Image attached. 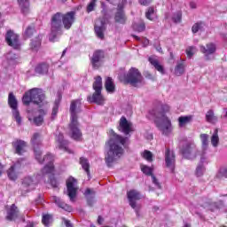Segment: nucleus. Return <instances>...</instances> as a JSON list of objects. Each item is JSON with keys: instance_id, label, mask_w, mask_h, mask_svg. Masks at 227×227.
Wrapping results in <instances>:
<instances>
[{"instance_id": "nucleus-27", "label": "nucleus", "mask_w": 227, "mask_h": 227, "mask_svg": "<svg viewBox=\"0 0 227 227\" xmlns=\"http://www.w3.org/2000/svg\"><path fill=\"white\" fill-rule=\"evenodd\" d=\"M53 201L59 208L66 210V212H72V207L65 203L61 199L58 197H53Z\"/></svg>"}, {"instance_id": "nucleus-28", "label": "nucleus", "mask_w": 227, "mask_h": 227, "mask_svg": "<svg viewBox=\"0 0 227 227\" xmlns=\"http://www.w3.org/2000/svg\"><path fill=\"white\" fill-rule=\"evenodd\" d=\"M105 88L108 93H114L116 91V87L114 86V82L113 78L107 77L105 82Z\"/></svg>"}, {"instance_id": "nucleus-9", "label": "nucleus", "mask_w": 227, "mask_h": 227, "mask_svg": "<svg viewBox=\"0 0 227 227\" xmlns=\"http://www.w3.org/2000/svg\"><path fill=\"white\" fill-rule=\"evenodd\" d=\"M8 106L12 111V116L18 125L22 123V117H20V112L19 111V101L13 92H10L8 95Z\"/></svg>"}, {"instance_id": "nucleus-19", "label": "nucleus", "mask_w": 227, "mask_h": 227, "mask_svg": "<svg viewBox=\"0 0 227 227\" xmlns=\"http://www.w3.org/2000/svg\"><path fill=\"white\" fill-rule=\"evenodd\" d=\"M56 141L59 143V148L60 150H65V152L72 153V151L68 149V145L70 144V142H68V140H65L63 133H59V135L56 136Z\"/></svg>"}, {"instance_id": "nucleus-54", "label": "nucleus", "mask_w": 227, "mask_h": 227, "mask_svg": "<svg viewBox=\"0 0 227 227\" xmlns=\"http://www.w3.org/2000/svg\"><path fill=\"white\" fill-rule=\"evenodd\" d=\"M50 183H51V187H53V189H58V180H56V177H52L51 180H50Z\"/></svg>"}, {"instance_id": "nucleus-33", "label": "nucleus", "mask_w": 227, "mask_h": 227, "mask_svg": "<svg viewBox=\"0 0 227 227\" xmlns=\"http://www.w3.org/2000/svg\"><path fill=\"white\" fill-rule=\"evenodd\" d=\"M93 90L97 93H102V77L97 76L95 82H93Z\"/></svg>"}, {"instance_id": "nucleus-7", "label": "nucleus", "mask_w": 227, "mask_h": 227, "mask_svg": "<svg viewBox=\"0 0 227 227\" xmlns=\"http://www.w3.org/2000/svg\"><path fill=\"white\" fill-rule=\"evenodd\" d=\"M43 100H45V94L41 89H31L25 92L22 98L24 106H29L31 102L35 106H40V104L43 103Z\"/></svg>"}, {"instance_id": "nucleus-62", "label": "nucleus", "mask_w": 227, "mask_h": 227, "mask_svg": "<svg viewBox=\"0 0 227 227\" xmlns=\"http://www.w3.org/2000/svg\"><path fill=\"white\" fill-rule=\"evenodd\" d=\"M133 38H135V40H137V42H141V37L136 35H132Z\"/></svg>"}, {"instance_id": "nucleus-14", "label": "nucleus", "mask_w": 227, "mask_h": 227, "mask_svg": "<svg viewBox=\"0 0 227 227\" xmlns=\"http://www.w3.org/2000/svg\"><path fill=\"white\" fill-rule=\"evenodd\" d=\"M67 196L71 201H74L77 196V179L70 176L67 182Z\"/></svg>"}, {"instance_id": "nucleus-2", "label": "nucleus", "mask_w": 227, "mask_h": 227, "mask_svg": "<svg viewBox=\"0 0 227 227\" xmlns=\"http://www.w3.org/2000/svg\"><path fill=\"white\" fill-rule=\"evenodd\" d=\"M169 111V105L157 102L146 115L149 120H153L154 125L164 136H168L171 132V120L166 115Z\"/></svg>"}, {"instance_id": "nucleus-64", "label": "nucleus", "mask_w": 227, "mask_h": 227, "mask_svg": "<svg viewBox=\"0 0 227 227\" xmlns=\"http://www.w3.org/2000/svg\"><path fill=\"white\" fill-rule=\"evenodd\" d=\"M183 227H191L190 223H185Z\"/></svg>"}, {"instance_id": "nucleus-47", "label": "nucleus", "mask_w": 227, "mask_h": 227, "mask_svg": "<svg viewBox=\"0 0 227 227\" xmlns=\"http://www.w3.org/2000/svg\"><path fill=\"white\" fill-rule=\"evenodd\" d=\"M153 13H155V9H153V7H149L145 12L146 19H148V20H153V19H152V15H153Z\"/></svg>"}, {"instance_id": "nucleus-18", "label": "nucleus", "mask_w": 227, "mask_h": 227, "mask_svg": "<svg viewBox=\"0 0 227 227\" xmlns=\"http://www.w3.org/2000/svg\"><path fill=\"white\" fill-rule=\"evenodd\" d=\"M17 3L22 15H29L31 13V2L29 0H17Z\"/></svg>"}, {"instance_id": "nucleus-40", "label": "nucleus", "mask_w": 227, "mask_h": 227, "mask_svg": "<svg viewBox=\"0 0 227 227\" xmlns=\"http://www.w3.org/2000/svg\"><path fill=\"white\" fill-rule=\"evenodd\" d=\"M172 20L175 24H180L182 22V11H177L172 16Z\"/></svg>"}, {"instance_id": "nucleus-25", "label": "nucleus", "mask_w": 227, "mask_h": 227, "mask_svg": "<svg viewBox=\"0 0 227 227\" xmlns=\"http://www.w3.org/2000/svg\"><path fill=\"white\" fill-rule=\"evenodd\" d=\"M95 191L87 188L84 192V196L87 200V204L89 207H93V203H95Z\"/></svg>"}, {"instance_id": "nucleus-42", "label": "nucleus", "mask_w": 227, "mask_h": 227, "mask_svg": "<svg viewBox=\"0 0 227 227\" xmlns=\"http://www.w3.org/2000/svg\"><path fill=\"white\" fill-rule=\"evenodd\" d=\"M142 157L143 159H145V160H147L148 162H152L153 160V154L148 150L144 151Z\"/></svg>"}, {"instance_id": "nucleus-13", "label": "nucleus", "mask_w": 227, "mask_h": 227, "mask_svg": "<svg viewBox=\"0 0 227 227\" xmlns=\"http://www.w3.org/2000/svg\"><path fill=\"white\" fill-rule=\"evenodd\" d=\"M117 130L124 134V136H129L131 132L134 131V128H132V122L127 120V117L121 116L119 120V126L117 127Z\"/></svg>"}, {"instance_id": "nucleus-59", "label": "nucleus", "mask_w": 227, "mask_h": 227, "mask_svg": "<svg viewBox=\"0 0 227 227\" xmlns=\"http://www.w3.org/2000/svg\"><path fill=\"white\" fill-rule=\"evenodd\" d=\"M4 171V165H3L2 163H0V176H3V172Z\"/></svg>"}, {"instance_id": "nucleus-53", "label": "nucleus", "mask_w": 227, "mask_h": 227, "mask_svg": "<svg viewBox=\"0 0 227 227\" xmlns=\"http://www.w3.org/2000/svg\"><path fill=\"white\" fill-rule=\"evenodd\" d=\"M151 176L153 178V184H154V185H156V187H158L159 189H162L160 183H159V179L157 177H155L154 175H152Z\"/></svg>"}, {"instance_id": "nucleus-32", "label": "nucleus", "mask_w": 227, "mask_h": 227, "mask_svg": "<svg viewBox=\"0 0 227 227\" xmlns=\"http://www.w3.org/2000/svg\"><path fill=\"white\" fill-rule=\"evenodd\" d=\"M179 127H185V125H189L191 121H192V116H180L177 119Z\"/></svg>"}, {"instance_id": "nucleus-30", "label": "nucleus", "mask_w": 227, "mask_h": 227, "mask_svg": "<svg viewBox=\"0 0 227 227\" xmlns=\"http://www.w3.org/2000/svg\"><path fill=\"white\" fill-rule=\"evenodd\" d=\"M42 47V40L38 37L33 39L30 43V49L34 52H38V50Z\"/></svg>"}, {"instance_id": "nucleus-4", "label": "nucleus", "mask_w": 227, "mask_h": 227, "mask_svg": "<svg viewBox=\"0 0 227 227\" xmlns=\"http://www.w3.org/2000/svg\"><path fill=\"white\" fill-rule=\"evenodd\" d=\"M82 103L80 99H74L71 101L69 113H70V122L68 125L70 137L74 141H82V131L79 129V113H82L81 109Z\"/></svg>"}, {"instance_id": "nucleus-45", "label": "nucleus", "mask_w": 227, "mask_h": 227, "mask_svg": "<svg viewBox=\"0 0 227 227\" xmlns=\"http://www.w3.org/2000/svg\"><path fill=\"white\" fill-rule=\"evenodd\" d=\"M51 219H52V216H51V215H43L42 217V223L44 226H49V224H51Z\"/></svg>"}, {"instance_id": "nucleus-3", "label": "nucleus", "mask_w": 227, "mask_h": 227, "mask_svg": "<svg viewBox=\"0 0 227 227\" xmlns=\"http://www.w3.org/2000/svg\"><path fill=\"white\" fill-rule=\"evenodd\" d=\"M75 22V12L71 11L65 14L61 12H56L51 16V33L49 35L50 42H56L58 35H59L63 29V26L66 29H70Z\"/></svg>"}, {"instance_id": "nucleus-23", "label": "nucleus", "mask_w": 227, "mask_h": 227, "mask_svg": "<svg viewBox=\"0 0 227 227\" xmlns=\"http://www.w3.org/2000/svg\"><path fill=\"white\" fill-rule=\"evenodd\" d=\"M17 217H19V207L15 204H12L7 210L6 219L7 221H15Z\"/></svg>"}, {"instance_id": "nucleus-21", "label": "nucleus", "mask_w": 227, "mask_h": 227, "mask_svg": "<svg viewBox=\"0 0 227 227\" xmlns=\"http://www.w3.org/2000/svg\"><path fill=\"white\" fill-rule=\"evenodd\" d=\"M114 20L117 24H126L127 16L125 15V12H123V6L118 4V11L115 13Z\"/></svg>"}, {"instance_id": "nucleus-43", "label": "nucleus", "mask_w": 227, "mask_h": 227, "mask_svg": "<svg viewBox=\"0 0 227 227\" xmlns=\"http://www.w3.org/2000/svg\"><path fill=\"white\" fill-rule=\"evenodd\" d=\"M204 25H205V23H203V21H200V22L195 23L192 27V33H198V31H200V29H201Z\"/></svg>"}, {"instance_id": "nucleus-20", "label": "nucleus", "mask_w": 227, "mask_h": 227, "mask_svg": "<svg viewBox=\"0 0 227 227\" xmlns=\"http://www.w3.org/2000/svg\"><path fill=\"white\" fill-rule=\"evenodd\" d=\"M201 207L202 208H207L209 212H215V210H219L221 208L219 202L213 201L212 199H207Z\"/></svg>"}, {"instance_id": "nucleus-26", "label": "nucleus", "mask_w": 227, "mask_h": 227, "mask_svg": "<svg viewBox=\"0 0 227 227\" xmlns=\"http://www.w3.org/2000/svg\"><path fill=\"white\" fill-rule=\"evenodd\" d=\"M79 164L82 166V169L85 171L89 178H91V174L90 172V160L86 157H80Z\"/></svg>"}, {"instance_id": "nucleus-52", "label": "nucleus", "mask_w": 227, "mask_h": 227, "mask_svg": "<svg viewBox=\"0 0 227 227\" xmlns=\"http://www.w3.org/2000/svg\"><path fill=\"white\" fill-rule=\"evenodd\" d=\"M203 171H204V168L203 165H199L196 168V176H203Z\"/></svg>"}, {"instance_id": "nucleus-49", "label": "nucleus", "mask_w": 227, "mask_h": 227, "mask_svg": "<svg viewBox=\"0 0 227 227\" xmlns=\"http://www.w3.org/2000/svg\"><path fill=\"white\" fill-rule=\"evenodd\" d=\"M59 111V106H58L57 104L54 105V106L52 108V112H51V120H54L56 118V116H58Z\"/></svg>"}, {"instance_id": "nucleus-35", "label": "nucleus", "mask_w": 227, "mask_h": 227, "mask_svg": "<svg viewBox=\"0 0 227 227\" xmlns=\"http://www.w3.org/2000/svg\"><path fill=\"white\" fill-rule=\"evenodd\" d=\"M206 121H208V123H215V121H217V117L214 114V110L207 111Z\"/></svg>"}, {"instance_id": "nucleus-22", "label": "nucleus", "mask_w": 227, "mask_h": 227, "mask_svg": "<svg viewBox=\"0 0 227 227\" xmlns=\"http://www.w3.org/2000/svg\"><path fill=\"white\" fill-rule=\"evenodd\" d=\"M215 51H217V47L213 43H208L207 44H206V47L200 45V52H202V54H205L206 56L215 54Z\"/></svg>"}, {"instance_id": "nucleus-55", "label": "nucleus", "mask_w": 227, "mask_h": 227, "mask_svg": "<svg viewBox=\"0 0 227 227\" xmlns=\"http://www.w3.org/2000/svg\"><path fill=\"white\" fill-rule=\"evenodd\" d=\"M138 3L142 6H148L152 4V0H138Z\"/></svg>"}, {"instance_id": "nucleus-31", "label": "nucleus", "mask_w": 227, "mask_h": 227, "mask_svg": "<svg viewBox=\"0 0 227 227\" xmlns=\"http://www.w3.org/2000/svg\"><path fill=\"white\" fill-rule=\"evenodd\" d=\"M94 31L98 36V38H100V40H104V31H106V26L104 23H101V26H95L94 27Z\"/></svg>"}, {"instance_id": "nucleus-11", "label": "nucleus", "mask_w": 227, "mask_h": 227, "mask_svg": "<svg viewBox=\"0 0 227 227\" xmlns=\"http://www.w3.org/2000/svg\"><path fill=\"white\" fill-rule=\"evenodd\" d=\"M5 42L9 47H12L15 51H20V42L19 41V35L12 30H8L5 35Z\"/></svg>"}, {"instance_id": "nucleus-5", "label": "nucleus", "mask_w": 227, "mask_h": 227, "mask_svg": "<svg viewBox=\"0 0 227 227\" xmlns=\"http://www.w3.org/2000/svg\"><path fill=\"white\" fill-rule=\"evenodd\" d=\"M38 139H40V133H34L31 143L34 146V153L36 160L39 164L48 162V164L42 169L43 175H52L54 173V156L51 153H47L43 159H42V151L38 147Z\"/></svg>"}, {"instance_id": "nucleus-17", "label": "nucleus", "mask_w": 227, "mask_h": 227, "mask_svg": "<svg viewBox=\"0 0 227 227\" xmlns=\"http://www.w3.org/2000/svg\"><path fill=\"white\" fill-rule=\"evenodd\" d=\"M87 98L88 102L90 104H97L98 106H104V102H106L104 96H102V92H94L92 96H89Z\"/></svg>"}, {"instance_id": "nucleus-58", "label": "nucleus", "mask_w": 227, "mask_h": 227, "mask_svg": "<svg viewBox=\"0 0 227 227\" xmlns=\"http://www.w3.org/2000/svg\"><path fill=\"white\" fill-rule=\"evenodd\" d=\"M186 54H187L188 58L194 56V53L192 52V50H191V49L186 51Z\"/></svg>"}, {"instance_id": "nucleus-48", "label": "nucleus", "mask_w": 227, "mask_h": 227, "mask_svg": "<svg viewBox=\"0 0 227 227\" xmlns=\"http://www.w3.org/2000/svg\"><path fill=\"white\" fill-rule=\"evenodd\" d=\"M34 123L36 127H40L43 123V118L40 115L34 117Z\"/></svg>"}, {"instance_id": "nucleus-46", "label": "nucleus", "mask_w": 227, "mask_h": 227, "mask_svg": "<svg viewBox=\"0 0 227 227\" xmlns=\"http://www.w3.org/2000/svg\"><path fill=\"white\" fill-rule=\"evenodd\" d=\"M216 176L217 178H227V167L220 168Z\"/></svg>"}, {"instance_id": "nucleus-63", "label": "nucleus", "mask_w": 227, "mask_h": 227, "mask_svg": "<svg viewBox=\"0 0 227 227\" xmlns=\"http://www.w3.org/2000/svg\"><path fill=\"white\" fill-rule=\"evenodd\" d=\"M145 77H146V79H153V75H152V74H150V73H147Z\"/></svg>"}, {"instance_id": "nucleus-8", "label": "nucleus", "mask_w": 227, "mask_h": 227, "mask_svg": "<svg viewBox=\"0 0 227 227\" xmlns=\"http://www.w3.org/2000/svg\"><path fill=\"white\" fill-rule=\"evenodd\" d=\"M179 152L184 159H192V157H196L198 149H196V145L184 141L180 143Z\"/></svg>"}, {"instance_id": "nucleus-37", "label": "nucleus", "mask_w": 227, "mask_h": 227, "mask_svg": "<svg viewBox=\"0 0 227 227\" xmlns=\"http://www.w3.org/2000/svg\"><path fill=\"white\" fill-rule=\"evenodd\" d=\"M35 31L36 30L35 29V25L28 26L27 27V29L25 30L24 36L26 38H31V36H33V35H35Z\"/></svg>"}, {"instance_id": "nucleus-10", "label": "nucleus", "mask_w": 227, "mask_h": 227, "mask_svg": "<svg viewBox=\"0 0 227 227\" xmlns=\"http://www.w3.org/2000/svg\"><path fill=\"white\" fill-rule=\"evenodd\" d=\"M127 197L129 200V207L138 214L139 210L141 209V205H137V201H139L143 198L141 193L136 190H130L127 192Z\"/></svg>"}, {"instance_id": "nucleus-38", "label": "nucleus", "mask_w": 227, "mask_h": 227, "mask_svg": "<svg viewBox=\"0 0 227 227\" xmlns=\"http://www.w3.org/2000/svg\"><path fill=\"white\" fill-rule=\"evenodd\" d=\"M133 29H134V31H137V33H143V31H145V29H146V25L145 24V22L135 23L133 25Z\"/></svg>"}, {"instance_id": "nucleus-12", "label": "nucleus", "mask_w": 227, "mask_h": 227, "mask_svg": "<svg viewBox=\"0 0 227 227\" xmlns=\"http://www.w3.org/2000/svg\"><path fill=\"white\" fill-rule=\"evenodd\" d=\"M106 59V51L103 50H96L92 57L90 58V63L94 70H98L99 67H102V62Z\"/></svg>"}, {"instance_id": "nucleus-15", "label": "nucleus", "mask_w": 227, "mask_h": 227, "mask_svg": "<svg viewBox=\"0 0 227 227\" xmlns=\"http://www.w3.org/2000/svg\"><path fill=\"white\" fill-rule=\"evenodd\" d=\"M176 156L175 155V152L171 151L169 147L166 148L165 151V164L166 167L170 169L171 173H175V163L176 162Z\"/></svg>"}, {"instance_id": "nucleus-50", "label": "nucleus", "mask_w": 227, "mask_h": 227, "mask_svg": "<svg viewBox=\"0 0 227 227\" xmlns=\"http://www.w3.org/2000/svg\"><path fill=\"white\" fill-rule=\"evenodd\" d=\"M97 4V0H91L90 3L87 6V12L90 13V12H93L95 10V4Z\"/></svg>"}, {"instance_id": "nucleus-29", "label": "nucleus", "mask_w": 227, "mask_h": 227, "mask_svg": "<svg viewBox=\"0 0 227 227\" xmlns=\"http://www.w3.org/2000/svg\"><path fill=\"white\" fill-rule=\"evenodd\" d=\"M35 74H39V75H45L49 72V65L45 63L39 64L35 68Z\"/></svg>"}, {"instance_id": "nucleus-57", "label": "nucleus", "mask_w": 227, "mask_h": 227, "mask_svg": "<svg viewBox=\"0 0 227 227\" xmlns=\"http://www.w3.org/2000/svg\"><path fill=\"white\" fill-rule=\"evenodd\" d=\"M190 8L192 10H196V8H197L196 3L195 2H190Z\"/></svg>"}, {"instance_id": "nucleus-16", "label": "nucleus", "mask_w": 227, "mask_h": 227, "mask_svg": "<svg viewBox=\"0 0 227 227\" xmlns=\"http://www.w3.org/2000/svg\"><path fill=\"white\" fill-rule=\"evenodd\" d=\"M12 146L14 150V153L17 155H24V153H26V148H27V143L21 139H16L12 141Z\"/></svg>"}, {"instance_id": "nucleus-41", "label": "nucleus", "mask_w": 227, "mask_h": 227, "mask_svg": "<svg viewBox=\"0 0 227 227\" xmlns=\"http://www.w3.org/2000/svg\"><path fill=\"white\" fill-rule=\"evenodd\" d=\"M141 171L144 173V175H146L147 176H152V175H153V168L146 165L141 166Z\"/></svg>"}, {"instance_id": "nucleus-6", "label": "nucleus", "mask_w": 227, "mask_h": 227, "mask_svg": "<svg viewBox=\"0 0 227 227\" xmlns=\"http://www.w3.org/2000/svg\"><path fill=\"white\" fill-rule=\"evenodd\" d=\"M144 80L145 78L143 77V74L139 69L136 67H131L127 74L119 75L120 82H122V84L125 85L130 84V86H133L134 88H137L139 84H143Z\"/></svg>"}, {"instance_id": "nucleus-51", "label": "nucleus", "mask_w": 227, "mask_h": 227, "mask_svg": "<svg viewBox=\"0 0 227 227\" xmlns=\"http://www.w3.org/2000/svg\"><path fill=\"white\" fill-rule=\"evenodd\" d=\"M200 139L202 141V145L204 146H207V145H208V135L207 134H201L200 135Z\"/></svg>"}, {"instance_id": "nucleus-36", "label": "nucleus", "mask_w": 227, "mask_h": 227, "mask_svg": "<svg viewBox=\"0 0 227 227\" xmlns=\"http://www.w3.org/2000/svg\"><path fill=\"white\" fill-rule=\"evenodd\" d=\"M219 129H215L213 136L211 137V145L213 146H217L219 145Z\"/></svg>"}, {"instance_id": "nucleus-39", "label": "nucleus", "mask_w": 227, "mask_h": 227, "mask_svg": "<svg viewBox=\"0 0 227 227\" xmlns=\"http://www.w3.org/2000/svg\"><path fill=\"white\" fill-rule=\"evenodd\" d=\"M7 175L10 180H15L17 178V172H15L14 165L11 166V168L7 170Z\"/></svg>"}, {"instance_id": "nucleus-24", "label": "nucleus", "mask_w": 227, "mask_h": 227, "mask_svg": "<svg viewBox=\"0 0 227 227\" xmlns=\"http://www.w3.org/2000/svg\"><path fill=\"white\" fill-rule=\"evenodd\" d=\"M149 63L157 70V72H160L162 75H164V66L160 65V62L159 59L153 58V57H149L148 59Z\"/></svg>"}, {"instance_id": "nucleus-34", "label": "nucleus", "mask_w": 227, "mask_h": 227, "mask_svg": "<svg viewBox=\"0 0 227 227\" xmlns=\"http://www.w3.org/2000/svg\"><path fill=\"white\" fill-rule=\"evenodd\" d=\"M185 72V63L184 60H182L180 63H177V65L175 67L174 74L175 75L180 76L182 74Z\"/></svg>"}, {"instance_id": "nucleus-61", "label": "nucleus", "mask_w": 227, "mask_h": 227, "mask_svg": "<svg viewBox=\"0 0 227 227\" xmlns=\"http://www.w3.org/2000/svg\"><path fill=\"white\" fill-rule=\"evenodd\" d=\"M25 227H35V223L29 222Z\"/></svg>"}, {"instance_id": "nucleus-1", "label": "nucleus", "mask_w": 227, "mask_h": 227, "mask_svg": "<svg viewBox=\"0 0 227 227\" xmlns=\"http://www.w3.org/2000/svg\"><path fill=\"white\" fill-rule=\"evenodd\" d=\"M109 134L111 137L106 142V147L108 148V152L105 157V160L106 166L111 168V166H113V162L116 160V157L120 159V157L123 155V147L127 148L129 145H130V140H129L128 137H123L117 134L114 129H110ZM119 144L123 147H121Z\"/></svg>"}, {"instance_id": "nucleus-44", "label": "nucleus", "mask_w": 227, "mask_h": 227, "mask_svg": "<svg viewBox=\"0 0 227 227\" xmlns=\"http://www.w3.org/2000/svg\"><path fill=\"white\" fill-rule=\"evenodd\" d=\"M30 185H33V178L25 177L22 181L23 189H26L27 187H29Z\"/></svg>"}, {"instance_id": "nucleus-60", "label": "nucleus", "mask_w": 227, "mask_h": 227, "mask_svg": "<svg viewBox=\"0 0 227 227\" xmlns=\"http://www.w3.org/2000/svg\"><path fill=\"white\" fill-rule=\"evenodd\" d=\"M104 223V218H102V216H98V224H102Z\"/></svg>"}, {"instance_id": "nucleus-56", "label": "nucleus", "mask_w": 227, "mask_h": 227, "mask_svg": "<svg viewBox=\"0 0 227 227\" xmlns=\"http://www.w3.org/2000/svg\"><path fill=\"white\" fill-rule=\"evenodd\" d=\"M38 114H39V116H41V118H43V116H46V114H47V110H45V109H39L38 110Z\"/></svg>"}]
</instances>
